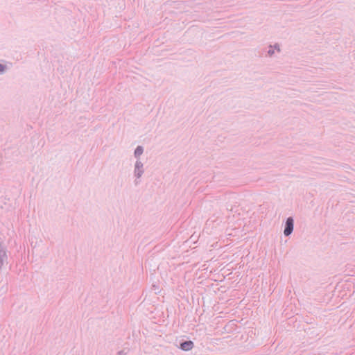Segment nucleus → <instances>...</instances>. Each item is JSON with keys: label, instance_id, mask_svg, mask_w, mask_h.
Here are the masks:
<instances>
[{"label": "nucleus", "instance_id": "1", "mask_svg": "<svg viewBox=\"0 0 355 355\" xmlns=\"http://www.w3.org/2000/svg\"><path fill=\"white\" fill-rule=\"evenodd\" d=\"M144 163L141 159L136 160L134 164L133 175L135 178V184L137 185L140 182V179L144 173Z\"/></svg>", "mask_w": 355, "mask_h": 355}, {"label": "nucleus", "instance_id": "2", "mask_svg": "<svg viewBox=\"0 0 355 355\" xmlns=\"http://www.w3.org/2000/svg\"><path fill=\"white\" fill-rule=\"evenodd\" d=\"M281 52L280 45L279 44H275L273 45H269L266 51V56L269 58H274Z\"/></svg>", "mask_w": 355, "mask_h": 355}, {"label": "nucleus", "instance_id": "3", "mask_svg": "<svg viewBox=\"0 0 355 355\" xmlns=\"http://www.w3.org/2000/svg\"><path fill=\"white\" fill-rule=\"evenodd\" d=\"M294 220L292 217H288L286 219L284 234L286 236L291 235L293 231Z\"/></svg>", "mask_w": 355, "mask_h": 355}, {"label": "nucleus", "instance_id": "4", "mask_svg": "<svg viewBox=\"0 0 355 355\" xmlns=\"http://www.w3.org/2000/svg\"><path fill=\"white\" fill-rule=\"evenodd\" d=\"M8 256L5 245L0 242V270L2 268L4 263L7 261Z\"/></svg>", "mask_w": 355, "mask_h": 355}, {"label": "nucleus", "instance_id": "5", "mask_svg": "<svg viewBox=\"0 0 355 355\" xmlns=\"http://www.w3.org/2000/svg\"><path fill=\"white\" fill-rule=\"evenodd\" d=\"M12 67V63L2 60L0 62V76L6 73Z\"/></svg>", "mask_w": 355, "mask_h": 355}, {"label": "nucleus", "instance_id": "6", "mask_svg": "<svg viewBox=\"0 0 355 355\" xmlns=\"http://www.w3.org/2000/svg\"><path fill=\"white\" fill-rule=\"evenodd\" d=\"M193 343L191 340L184 341L180 344V349L184 351H189L193 347Z\"/></svg>", "mask_w": 355, "mask_h": 355}, {"label": "nucleus", "instance_id": "7", "mask_svg": "<svg viewBox=\"0 0 355 355\" xmlns=\"http://www.w3.org/2000/svg\"><path fill=\"white\" fill-rule=\"evenodd\" d=\"M144 148L141 146H138L134 152V156L137 159V160L140 159V157L144 153Z\"/></svg>", "mask_w": 355, "mask_h": 355}]
</instances>
